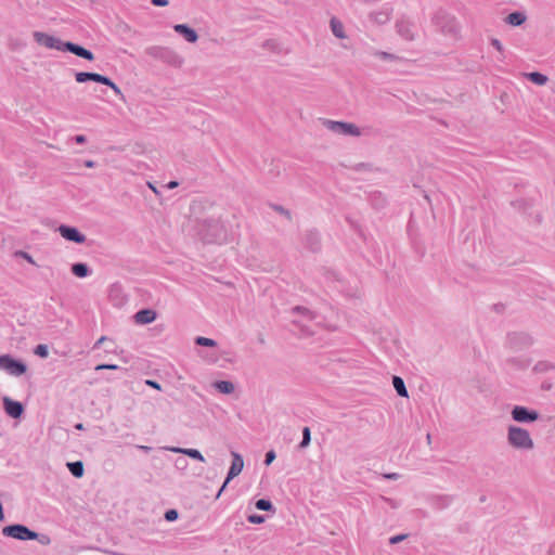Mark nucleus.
Returning <instances> with one entry per match:
<instances>
[{
  "label": "nucleus",
  "instance_id": "f257e3e1",
  "mask_svg": "<svg viewBox=\"0 0 555 555\" xmlns=\"http://www.w3.org/2000/svg\"><path fill=\"white\" fill-rule=\"evenodd\" d=\"M431 22L444 36L455 38L460 33V25L456 18L442 9L435 12Z\"/></svg>",
  "mask_w": 555,
  "mask_h": 555
},
{
  "label": "nucleus",
  "instance_id": "f03ea898",
  "mask_svg": "<svg viewBox=\"0 0 555 555\" xmlns=\"http://www.w3.org/2000/svg\"><path fill=\"white\" fill-rule=\"evenodd\" d=\"M507 443L516 450H532L534 442L529 431L522 427L509 425L507 427Z\"/></svg>",
  "mask_w": 555,
  "mask_h": 555
},
{
  "label": "nucleus",
  "instance_id": "7ed1b4c3",
  "mask_svg": "<svg viewBox=\"0 0 555 555\" xmlns=\"http://www.w3.org/2000/svg\"><path fill=\"white\" fill-rule=\"evenodd\" d=\"M145 53L171 66L179 67L183 63V59L176 51L167 47L152 46L146 48Z\"/></svg>",
  "mask_w": 555,
  "mask_h": 555
},
{
  "label": "nucleus",
  "instance_id": "20e7f679",
  "mask_svg": "<svg viewBox=\"0 0 555 555\" xmlns=\"http://www.w3.org/2000/svg\"><path fill=\"white\" fill-rule=\"evenodd\" d=\"M75 79L79 83L94 81L107 86L114 91L116 95L124 98L120 88L107 76L91 72H77L75 74Z\"/></svg>",
  "mask_w": 555,
  "mask_h": 555
},
{
  "label": "nucleus",
  "instance_id": "39448f33",
  "mask_svg": "<svg viewBox=\"0 0 555 555\" xmlns=\"http://www.w3.org/2000/svg\"><path fill=\"white\" fill-rule=\"evenodd\" d=\"M534 344V338L527 332H509L506 335V346L514 351L528 349Z\"/></svg>",
  "mask_w": 555,
  "mask_h": 555
},
{
  "label": "nucleus",
  "instance_id": "423d86ee",
  "mask_svg": "<svg viewBox=\"0 0 555 555\" xmlns=\"http://www.w3.org/2000/svg\"><path fill=\"white\" fill-rule=\"evenodd\" d=\"M512 420L521 424H531L540 420V413L525 405H514L511 410Z\"/></svg>",
  "mask_w": 555,
  "mask_h": 555
},
{
  "label": "nucleus",
  "instance_id": "0eeeda50",
  "mask_svg": "<svg viewBox=\"0 0 555 555\" xmlns=\"http://www.w3.org/2000/svg\"><path fill=\"white\" fill-rule=\"evenodd\" d=\"M323 124L328 130H331L335 133H338V134L351 135V137L361 135L360 128L352 122L326 119V120H324Z\"/></svg>",
  "mask_w": 555,
  "mask_h": 555
},
{
  "label": "nucleus",
  "instance_id": "6e6552de",
  "mask_svg": "<svg viewBox=\"0 0 555 555\" xmlns=\"http://www.w3.org/2000/svg\"><path fill=\"white\" fill-rule=\"evenodd\" d=\"M0 369L14 376H21L27 372V365L11 354L0 356Z\"/></svg>",
  "mask_w": 555,
  "mask_h": 555
},
{
  "label": "nucleus",
  "instance_id": "1a4fd4ad",
  "mask_svg": "<svg viewBox=\"0 0 555 555\" xmlns=\"http://www.w3.org/2000/svg\"><path fill=\"white\" fill-rule=\"evenodd\" d=\"M231 454H232L231 466H230V468L228 470L227 477H225L221 488L219 489V491L216 494V499L220 498L221 493L224 491V489L227 488L228 483L233 478L238 476L241 474V472L243 470V467H244L243 456L240 453L234 452V451H232Z\"/></svg>",
  "mask_w": 555,
  "mask_h": 555
},
{
  "label": "nucleus",
  "instance_id": "9d476101",
  "mask_svg": "<svg viewBox=\"0 0 555 555\" xmlns=\"http://www.w3.org/2000/svg\"><path fill=\"white\" fill-rule=\"evenodd\" d=\"M229 235V227L221 218L210 221V244H224Z\"/></svg>",
  "mask_w": 555,
  "mask_h": 555
},
{
  "label": "nucleus",
  "instance_id": "9b49d317",
  "mask_svg": "<svg viewBox=\"0 0 555 555\" xmlns=\"http://www.w3.org/2000/svg\"><path fill=\"white\" fill-rule=\"evenodd\" d=\"M2 534L20 541H30L31 537H36L33 530L22 524H12L3 527Z\"/></svg>",
  "mask_w": 555,
  "mask_h": 555
},
{
  "label": "nucleus",
  "instance_id": "f8f14e48",
  "mask_svg": "<svg viewBox=\"0 0 555 555\" xmlns=\"http://www.w3.org/2000/svg\"><path fill=\"white\" fill-rule=\"evenodd\" d=\"M210 364H215L220 369H229L233 364L231 353L228 351L220 352L217 341L210 338Z\"/></svg>",
  "mask_w": 555,
  "mask_h": 555
},
{
  "label": "nucleus",
  "instance_id": "ddd939ff",
  "mask_svg": "<svg viewBox=\"0 0 555 555\" xmlns=\"http://www.w3.org/2000/svg\"><path fill=\"white\" fill-rule=\"evenodd\" d=\"M33 37H34V40L39 46H43L49 49H55L59 51H64L63 44L65 43V41H62L61 39H59L52 35H49V34L42 33V31H34Z\"/></svg>",
  "mask_w": 555,
  "mask_h": 555
},
{
  "label": "nucleus",
  "instance_id": "4468645a",
  "mask_svg": "<svg viewBox=\"0 0 555 555\" xmlns=\"http://www.w3.org/2000/svg\"><path fill=\"white\" fill-rule=\"evenodd\" d=\"M301 242L309 251L319 253L321 250V235L317 230H307L302 234Z\"/></svg>",
  "mask_w": 555,
  "mask_h": 555
},
{
  "label": "nucleus",
  "instance_id": "2eb2a0df",
  "mask_svg": "<svg viewBox=\"0 0 555 555\" xmlns=\"http://www.w3.org/2000/svg\"><path fill=\"white\" fill-rule=\"evenodd\" d=\"M397 34L404 40L413 41L415 39L414 23L408 18H400L396 22Z\"/></svg>",
  "mask_w": 555,
  "mask_h": 555
},
{
  "label": "nucleus",
  "instance_id": "dca6fc26",
  "mask_svg": "<svg viewBox=\"0 0 555 555\" xmlns=\"http://www.w3.org/2000/svg\"><path fill=\"white\" fill-rule=\"evenodd\" d=\"M59 232L63 238L77 244H83L87 241L85 234H82L77 228L62 224L59 227Z\"/></svg>",
  "mask_w": 555,
  "mask_h": 555
},
{
  "label": "nucleus",
  "instance_id": "f3484780",
  "mask_svg": "<svg viewBox=\"0 0 555 555\" xmlns=\"http://www.w3.org/2000/svg\"><path fill=\"white\" fill-rule=\"evenodd\" d=\"M64 47V52H70L73 54H75L76 56H79L81 59H85L87 61H93L94 60V54L92 51L86 49L85 47L78 44V43H75V42H72V41H65V43L63 44Z\"/></svg>",
  "mask_w": 555,
  "mask_h": 555
},
{
  "label": "nucleus",
  "instance_id": "a211bd4d",
  "mask_svg": "<svg viewBox=\"0 0 555 555\" xmlns=\"http://www.w3.org/2000/svg\"><path fill=\"white\" fill-rule=\"evenodd\" d=\"M5 413L12 418H20L25 409L22 402L12 400L9 397L2 399Z\"/></svg>",
  "mask_w": 555,
  "mask_h": 555
},
{
  "label": "nucleus",
  "instance_id": "6ab92c4d",
  "mask_svg": "<svg viewBox=\"0 0 555 555\" xmlns=\"http://www.w3.org/2000/svg\"><path fill=\"white\" fill-rule=\"evenodd\" d=\"M157 318V312L153 309L145 308L141 309L138 312L134 313L133 320L137 324H150L154 322Z\"/></svg>",
  "mask_w": 555,
  "mask_h": 555
},
{
  "label": "nucleus",
  "instance_id": "aec40b11",
  "mask_svg": "<svg viewBox=\"0 0 555 555\" xmlns=\"http://www.w3.org/2000/svg\"><path fill=\"white\" fill-rule=\"evenodd\" d=\"M173 30L181 35L190 43H194L198 39L196 30L186 24H176L173 26Z\"/></svg>",
  "mask_w": 555,
  "mask_h": 555
},
{
  "label": "nucleus",
  "instance_id": "412c9836",
  "mask_svg": "<svg viewBox=\"0 0 555 555\" xmlns=\"http://www.w3.org/2000/svg\"><path fill=\"white\" fill-rule=\"evenodd\" d=\"M453 500H454L453 495L443 494V495H433L429 499V502H430V505L433 506V508L440 511V509H444L448 506H450L451 503L453 502Z\"/></svg>",
  "mask_w": 555,
  "mask_h": 555
},
{
  "label": "nucleus",
  "instance_id": "4be33fe9",
  "mask_svg": "<svg viewBox=\"0 0 555 555\" xmlns=\"http://www.w3.org/2000/svg\"><path fill=\"white\" fill-rule=\"evenodd\" d=\"M210 386L222 395H231L235 391V385L231 380H215Z\"/></svg>",
  "mask_w": 555,
  "mask_h": 555
},
{
  "label": "nucleus",
  "instance_id": "5701e85b",
  "mask_svg": "<svg viewBox=\"0 0 555 555\" xmlns=\"http://www.w3.org/2000/svg\"><path fill=\"white\" fill-rule=\"evenodd\" d=\"M526 21L527 15L521 11H514L504 18V22L513 27L521 26Z\"/></svg>",
  "mask_w": 555,
  "mask_h": 555
},
{
  "label": "nucleus",
  "instance_id": "b1692460",
  "mask_svg": "<svg viewBox=\"0 0 555 555\" xmlns=\"http://www.w3.org/2000/svg\"><path fill=\"white\" fill-rule=\"evenodd\" d=\"M70 271L77 278H87L91 273L90 268L85 262L73 263L70 267Z\"/></svg>",
  "mask_w": 555,
  "mask_h": 555
},
{
  "label": "nucleus",
  "instance_id": "393cba45",
  "mask_svg": "<svg viewBox=\"0 0 555 555\" xmlns=\"http://www.w3.org/2000/svg\"><path fill=\"white\" fill-rule=\"evenodd\" d=\"M507 364L517 370H525L531 364L530 358L512 357L506 360Z\"/></svg>",
  "mask_w": 555,
  "mask_h": 555
},
{
  "label": "nucleus",
  "instance_id": "a878e982",
  "mask_svg": "<svg viewBox=\"0 0 555 555\" xmlns=\"http://www.w3.org/2000/svg\"><path fill=\"white\" fill-rule=\"evenodd\" d=\"M525 77L537 86H544L548 81V77L540 72L526 73Z\"/></svg>",
  "mask_w": 555,
  "mask_h": 555
},
{
  "label": "nucleus",
  "instance_id": "bb28decb",
  "mask_svg": "<svg viewBox=\"0 0 555 555\" xmlns=\"http://www.w3.org/2000/svg\"><path fill=\"white\" fill-rule=\"evenodd\" d=\"M392 386L395 388V390L397 391L398 396L402 397V398H408L409 397V392H408V389L405 387V384H404V380L402 377L400 376H392Z\"/></svg>",
  "mask_w": 555,
  "mask_h": 555
},
{
  "label": "nucleus",
  "instance_id": "cd10ccee",
  "mask_svg": "<svg viewBox=\"0 0 555 555\" xmlns=\"http://www.w3.org/2000/svg\"><path fill=\"white\" fill-rule=\"evenodd\" d=\"M331 30L336 38L344 39L346 34L344 31L343 23L336 17H332L330 22Z\"/></svg>",
  "mask_w": 555,
  "mask_h": 555
},
{
  "label": "nucleus",
  "instance_id": "c85d7f7f",
  "mask_svg": "<svg viewBox=\"0 0 555 555\" xmlns=\"http://www.w3.org/2000/svg\"><path fill=\"white\" fill-rule=\"evenodd\" d=\"M370 203L373 208L380 210L386 206L387 201L382 193L376 192L370 195Z\"/></svg>",
  "mask_w": 555,
  "mask_h": 555
},
{
  "label": "nucleus",
  "instance_id": "c756f323",
  "mask_svg": "<svg viewBox=\"0 0 555 555\" xmlns=\"http://www.w3.org/2000/svg\"><path fill=\"white\" fill-rule=\"evenodd\" d=\"M66 465L74 477L80 478L83 476L85 469L83 463L81 461L68 462Z\"/></svg>",
  "mask_w": 555,
  "mask_h": 555
},
{
  "label": "nucleus",
  "instance_id": "7c9ffc66",
  "mask_svg": "<svg viewBox=\"0 0 555 555\" xmlns=\"http://www.w3.org/2000/svg\"><path fill=\"white\" fill-rule=\"evenodd\" d=\"M371 18L377 24H385L390 20V11L388 9L371 13Z\"/></svg>",
  "mask_w": 555,
  "mask_h": 555
},
{
  "label": "nucleus",
  "instance_id": "2f4dec72",
  "mask_svg": "<svg viewBox=\"0 0 555 555\" xmlns=\"http://www.w3.org/2000/svg\"><path fill=\"white\" fill-rule=\"evenodd\" d=\"M291 312L294 314H301L308 320H314L317 318L315 312L304 306H295L291 309Z\"/></svg>",
  "mask_w": 555,
  "mask_h": 555
},
{
  "label": "nucleus",
  "instance_id": "473e14b6",
  "mask_svg": "<svg viewBox=\"0 0 555 555\" xmlns=\"http://www.w3.org/2000/svg\"><path fill=\"white\" fill-rule=\"evenodd\" d=\"M255 507L259 511H263V512H275V507L273 505V503L271 502V500L269 499H258L256 502H255Z\"/></svg>",
  "mask_w": 555,
  "mask_h": 555
},
{
  "label": "nucleus",
  "instance_id": "72a5a7b5",
  "mask_svg": "<svg viewBox=\"0 0 555 555\" xmlns=\"http://www.w3.org/2000/svg\"><path fill=\"white\" fill-rule=\"evenodd\" d=\"M551 370H555V364L548 361H539L532 369L533 373L535 374L545 373Z\"/></svg>",
  "mask_w": 555,
  "mask_h": 555
},
{
  "label": "nucleus",
  "instance_id": "f704fd0d",
  "mask_svg": "<svg viewBox=\"0 0 555 555\" xmlns=\"http://www.w3.org/2000/svg\"><path fill=\"white\" fill-rule=\"evenodd\" d=\"M172 451L181 452V453H183V454H185V455H188V456H190V457H192L194 460H198V461H202V462L205 461V459L202 455V453L198 450H196V449L173 448Z\"/></svg>",
  "mask_w": 555,
  "mask_h": 555
},
{
  "label": "nucleus",
  "instance_id": "c9c22d12",
  "mask_svg": "<svg viewBox=\"0 0 555 555\" xmlns=\"http://www.w3.org/2000/svg\"><path fill=\"white\" fill-rule=\"evenodd\" d=\"M311 442V430L310 427L305 426L302 428V439L300 443L298 444L299 449H306Z\"/></svg>",
  "mask_w": 555,
  "mask_h": 555
},
{
  "label": "nucleus",
  "instance_id": "e433bc0d",
  "mask_svg": "<svg viewBox=\"0 0 555 555\" xmlns=\"http://www.w3.org/2000/svg\"><path fill=\"white\" fill-rule=\"evenodd\" d=\"M262 47L267 50H270L275 53H280L282 51L280 43L274 39H268L262 43Z\"/></svg>",
  "mask_w": 555,
  "mask_h": 555
},
{
  "label": "nucleus",
  "instance_id": "4c0bfd02",
  "mask_svg": "<svg viewBox=\"0 0 555 555\" xmlns=\"http://www.w3.org/2000/svg\"><path fill=\"white\" fill-rule=\"evenodd\" d=\"M270 207L274 211L283 215L286 219L292 220V212L287 208H285V207H283L282 205H279V204H270Z\"/></svg>",
  "mask_w": 555,
  "mask_h": 555
},
{
  "label": "nucleus",
  "instance_id": "58836bf2",
  "mask_svg": "<svg viewBox=\"0 0 555 555\" xmlns=\"http://www.w3.org/2000/svg\"><path fill=\"white\" fill-rule=\"evenodd\" d=\"M491 46L500 53L499 60L503 61L505 59L504 55V48L501 41L496 38H491L490 40Z\"/></svg>",
  "mask_w": 555,
  "mask_h": 555
},
{
  "label": "nucleus",
  "instance_id": "ea45409f",
  "mask_svg": "<svg viewBox=\"0 0 555 555\" xmlns=\"http://www.w3.org/2000/svg\"><path fill=\"white\" fill-rule=\"evenodd\" d=\"M34 353L39 358H47L49 356V348L44 344H39L35 347Z\"/></svg>",
  "mask_w": 555,
  "mask_h": 555
},
{
  "label": "nucleus",
  "instance_id": "a19ab883",
  "mask_svg": "<svg viewBox=\"0 0 555 555\" xmlns=\"http://www.w3.org/2000/svg\"><path fill=\"white\" fill-rule=\"evenodd\" d=\"M247 521L250 524H254V525H260L266 521V516L261 515V514L253 513L247 516Z\"/></svg>",
  "mask_w": 555,
  "mask_h": 555
},
{
  "label": "nucleus",
  "instance_id": "79ce46f5",
  "mask_svg": "<svg viewBox=\"0 0 555 555\" xmlns=\"http://www.w3.org/2000/svg\"><path fill=\"white\" fill-rule=\"evenodd\" d=\"M36 537H31L30 540H37L42 545H49L51 543V538L46 533H38L34 531Z\"/></svg>",
  "mask_w": 555,
  "mask_h": 555
},
{
  "label": "nucleus",
  "instance_id": "37998d69",
  "mask_svg": "<svg viewBox=\"0 0 555 555\" xmlns=\"http://www.w3.org/2000/svg\"><path fill=\"white\" fill-rule=\"evenodd\" d=\"M164 517L167 521H175L178 519L179 513L177 509L171 508L165 512Z\"/></svg>",
  "mask_w": 555,
  "mask_h": 555
},
{
  "label": "nucleus",
  "instance_id": "c03bdc74",
  "mask_svg": "<svg viewBox=\"0 0 555 555\" xmlns=\"http://www.w3.org/2000/svg\"><path fill=\"white\" fill-rule=\"evenodd\" d=\"M276 459V453L274 450H269L266 455H264V460H263V464L266 466H269L272 464V462Z\"/></svg>",
  "mask_w": 555,
  "mask_h": 555
},
{
  "label": "nucleus",
  "instance_id": "a18cd8bd",
  "mask_svg": "<svg viewBox=\"0 0 555 555\" xmlns=\"http://www.w3.org/2000/svg\"><path fill=\"white\" fill-rule=\"evenodd\" d=\"M120 367L117 365V364H108V363H101V364H98L94 370L95 371H102V370H112V371H115V370H119Z\"/></svg>",
  "mask_w": 555,
  "mask_h": 555
},
{
  "label": "nucleus",
  "instance_id": "49530a36",
  "mask_svg": "<svg viewBox=\"0 0 555 555\" xmlns=\"http://www.w3.org/2000/svg\"><path fill=\"white\" fill-rule=\"evenodd\" d=\"M408 537H409V534H406V533H400V534L392 535L389 539V543L390 544H398V543L404 541Z\"/></svg>",
  "mask_w": 555,
  "mask_h": 555
},
{
  "label": "nucleus",
  "instance_id": "de8ad7c7",
  "mask_svg": "<svg viewBox=\"0 0 555 555\" xmlns=\"http://www.w3.org/2000/svg\"><path fill=\"white\" fill-rule=\"evenodd\" d=\"M376 55L384 61H393L397 59V56L395 54H391V53H388L385 51H379L376 53Z\"/></svg>",
  "mask_w": 555,
  "mask_h": 555
},
{
  "label": "nucleus",
  "instance_id": "09e8293b",
  "mask_svg": "<svg viewBox=\"0 0 555 555\" xmlns=\"http://www.w3.org/2000/svg\"><path fill=\"white\" fill-rule=\"evenodd\" d=\"M293 323L299 327L304 335L311 336L313 334L308 326L300 324L298 321H294Z\"/></svg>",
  "mask_w": 555,
  "mask_h": 555
},
{
  "label": "nucleus",
  "instance_id": "8fccbe9b",
  "mask_svg": "<svg viewBox=\"0 0 555 555\" xmlns=\"http://www.w3.org/2000/svg\"><path fill=\"white\" fill-rule=\"evenodd\" d=\"M176 467L179 469H184L186 467V460L185 457H178L176 460Z\"/></svg>",
  "mask_w": 555,
  "mask_h": 555
},
{
  "label": "nucleus",
  "instance_id": "3c124183",
  "mask_svg": "<svg viewBox=\"0 0 555 555\" xmlns=\"http://www.w3.org/2000/svg\"><path fill=\"white\" fill-rule=\"evenodd\" d=\"M195 344L203 347H208V337L198 336L195 339Z\"/></svg>",
  "mask_w": 555,
  "mask_h": 555
},
{
  "label": "nucleus",
  "instance_id": "603ef678",
  "mask_svg": "<svg viewBox=\"0 0 555 555\" xmlns=\"http://www.w3.org/2000/svg\"><path fill=\"white\" fill-rule=\"evenodd\" d=\"M73 141H75L77 144H83L87 142V137L83 134H77L73 137Z\"/></svg>",
  "mask_w": 555,
  "mask_h": 555
},
{
  "label": "nucleus",
  "instance_id": "864d4df0",
  "mask_svg": "<svg viewBox=\"0 0 555 555\" xmlns=\"http://www.w3.org/2000/svg\"><path fill=\"white\" fill-rule=\"evenodd\" d=\"M493 310L498 313H502L505 310V305L502 302H498L493 305Z\"/></svg>",
  "mask_w": 555,
  "mask_h": 555
},
{
  "label": "nucleus",
  "instance_id": "5fc2aeb1",
  "mask_svg": "<svg viewBox=\"0 0 555 555\" xmlns=\"http://www.w3.org/2000/svg\"><path fill=\"white\" fill-rule=\"evenodd\" d=\"M145 384L154 389H157L159 390L160 389V385L156 382V380H153V379H146L145 380Z\"/></svg>",
  "mask_w": 555,
  "mask_h": 555
},
{
  "label": "nucleus",
  "instance_id": "6e6d98bb",
  "mask_svg": "<svg viewBox=\"0 0 555 555\" xmlns=\"http://www.w3.org/2000/svg\"><path fill=\"white\" fill-rule=\"evenodd\" d=\"M151 3L155 7H166L168 5V0H151Z\"/></svg>",
  "mask_w": 555,
  "mask_h": 555
},
{
  "label": "nucleus",
  "instance_id": "4d7b16f0",
  "mask_svg": "<svg viewBox=\"0 0 555 555\" xmlns=\"http://www.w3.org/2000/svg\"><path fill=\"white\" fill-rule=\"evenodd\" d=\"M18 254H20V255H21L25 260H27L29 263L35 264V261H34L33 257H31L29 254H27L26 251H20Z\"/></svg>",
  "mask_w": 555,
  "mask_h": 555
},
{
  "label": "nucleus",
  "instance_id": "13d9d810",
  "mask_svg": "<svg viewBox=\"0 0 555 555\" xmlns=\"http://www.w3.org/2000/svg\"><path fill=\"white\" fill-rule=\"evenodd\" d=\"M553 387L552 383L551 382H547V380H544L542 384H541V389L544 390V391H548L551 390Z\"/></svg>",
  "mask_w": 555,
  "mask_h": 555
},
{
  "label": "nucleus",
  "instance_id": "bf43d9fd",
  "mask_svg": "<svg viewBox=\"0 0 555 555\" xmlns=\"http://www.w3.org/2000/svg\"><path fill=\"white\" fill-rule=\"evenodd\" d=\"M385 478L389 479V480H397L399 478V474H397V473H389V474L385 475Z\"/></svg>",
  "mask_w": 555,
  "mask_h": 555
},
{
  "label": "nucleus",
  "instance_id": "052dcab7",
  "mask_svg": "<svg viewBox=\"0 0 555 555\" xmlns=\"http://www.w3.org/2000/svg\"><path fill=\"white\" fill-rule=\"evenodd\" d=\"M83 165L87 167V168H93L95 167V162L91 160V159H88V160H85Z\"/></svg>",
  "mask_w": 555,
  "mask_h": 555
},
{
  "label": "nucleus",
  "instance_id": "680f3d73",
  "mask_svg": "<svg viewBox=\"0 0 555 555\" xmlns=\"http://www.w3.org/2000/svg\"><path fill=\"white\" fill-rule=\"evenodd\" d=\"M367 166H369V164H365V163H359V164L354 167V169L359 171V170H362V169L366 168Z\"/></svg>",
  "mask_w": 555,
  "mask_h": 555
},
{
  "label": "nucleus",
  "instance_id": "e2e57ef3",
  "mask_svg": "<svg viewBox=\"0 0 555 555\" xmlns=\"http://www.w3.org/2000/svg\"><path fill=\"white\" fill-rule=\"evenodd\" d=\"M179 185L178 181H170L168 184H167V188L168 189H175Z\"/></svg>",
  "mask_w": 555,
  "mask_h": 555
},
{
  "label": "nucleus",
  "instance_id": "0e129e2a",
  "mask_svg": "<svg viewBox=\"0 0 555 555\" xmlns=\"http://www.w3.org/2000/svg\"><path fill=\"white\" fill-rule=\"evenodd\" d=\"M104 340H106L105 336H102L101 338H99L98 341L94 345V348H98L100 345H103Z\"/></svg>",
  "mask_w": 555,
  "mask_h": 555
},
{
  "label": "nucleus",
  "instance_id": "69168bd1",
  "mask_svg": "<svg viewBox=\"0 0 555 555\" xmlns=\"http://www.w3.org/2000/svg\"><path fill=\"white\" fill-rule=\"evenodd\" d=\"M147 185H149V188H150V189H151L155 194H158V190L156 189V186H155L153 183L147 182Z\"/></svg>",
  "mask_w": 555,
  "mask_h": 555
},
{
  "label": "nucleus",
  "instance_id": "338daca9",
  "mask_svg": "<svg viewBox=\"0 0 555 555\" xmlns=\"http://www.w3.org/2000/svg\"><path fill=\"white\" fill-rule=\"evenodd\" d=\"M3 520H4V513H3L2 503L0 502V521H3Z\"/></svg>",
  "mask_w": 555,
  "mask_h": 555
},
{
  "label": "nucleus",
  "instance_id": "774afa93",
  "mask_svg": "<svg viewBox=\"0 0 555 555\" xmlns=\"http://www.w3.org/2000/svg\"><path fill=\"white\" fill-rule=\"evenodd\" d=\"M75 428H76L77 430H83V429H85V426H83V424H82V423H77V424L75 425Z\"/></svg>",
  "mask_w": 555,
  "mask_h": 555
}]
</instances>
